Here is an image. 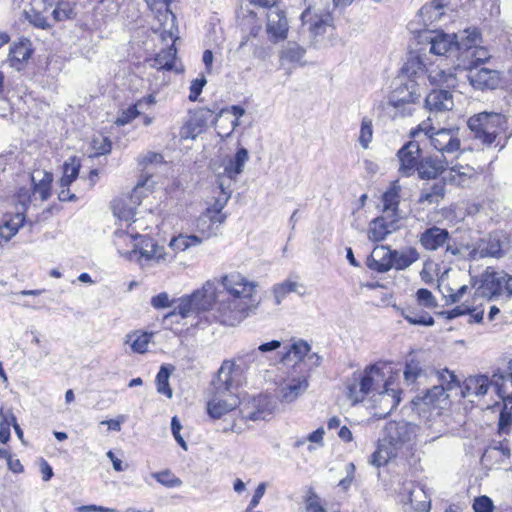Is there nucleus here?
<instances>
[{
  "instance_id": "dca6fc26",
  "label": "nucleus",
  "mask_w": 512,
  "mask_h": 512,
  "mask_svg": "<svg viewBox=\"0 0 512 512\" xmlns=\"http://www.w3.org/2000/svg\"><path fill=\"white\" fill-rule=\"evenodd\" d=\"M144 186L145 182L138 183L129 196L115 199L112 202V210L114 216L125 222L133 220L136 214V208L138 205H140L141 199L143 197L142 192Z\"/></svg>"
},
{
  "instance_id": "c85d7f7f",
  "label": "nucleus",
  "mask_w": 512,
  "mask_h": 512,
  "mask_svg": "<svg viewBox=\"0 0 512 512\" xmlns=\"http://www.w3.org/2000/svg\"><path fill=\"white\" fill-rule=\"evenodd\" d=\"M424 67V75L427 74V78L432 85L445 86L447 89L454 88L457 85V76L455 71L458 70L456 67L443 69L439 66Z\"/></svg>"
},
{
  "instance_id": "e433bc0d",
  "label": "nucleus",
  "mask_w": 512,
  "mask_h": 512,
  "mask_svg": "<svg viewBox=\"0 0 512 512\" xmlns=\"http://www.w3.org/2000/svg\"><path fill=\"white\" fill-rule=\"evenodd\" d=\"M437 418L430 420V423H426L422 428L421 432L416 436L421 443L433 442L445 433V427L443 421L440 418V413H436Z\"/></svg>"
},
{
  "instance_id": "4be33fe9",
  "label": "nucleus",
  "mask_w": 512,
  "mask_h": 512,
  "mask_svg": "<svg viewBox=\"0 0 512 512\" xmlns=\"http://www.w3.org/2000/svg\"><path fill=\"white\" fill-rule=\"evenodd\" d=\"M470 84L479 90L495 89L500 83V73L494 69H470L467 74Z\"/></svg>"
},
{
  "instance_id": "2eb2a0df",
  "label": "nucleus",
  "mask_w": 512,
  "mask_h": 512,
  "mask_svg": "<svg viewBox=\"0 0 512 512\" xmlns=\"http://www.w3.org/2000/svg\"><path fill=\"white\" fill-rule=\"evenodd\" d=\"M275 405L271 397L259 395L247 402H241L239 413L245 420H266L274 411Z\"/></svg>"
},
{
  "instance_id": "79ce46f5",
  "label": "nucleus",
  "mask_w": 512,
  "mask_h": 512,
  "mask_svg": "<svg viewBox=\"0 0 512 512\" xmlns=\"http://www.w3.org/2000/svg\"><path fill=\"white\" fill-rule=\"evenodd\" d=\"M300 288L304 289V285L290 279L275 284L272 288L275 304L280 305L286 296L292 292L303 294V292L299 291Z\"/></svg>"
},
{
  "instance_id": "4c0bfd02",
  "label": "nucleus",
  "mask_w": 512,
  "mask_h": 512,
  "mask_svg": "<svg viewBox=\"0 0 512 512\" xmlns=\"http://www.w3.org/2000/svg\"><path fill=\"white\" fill-rule=\"evenodd\" d=\"M492 387L503 401H512V372L508 374L494 373Z\"/></svg>"
},
{
  "instance_id": "bb28decb",
  "label": "nucleus",
  "mask_w": 512,
  "mask_h": 512,
  "mask_svg": "<svg viewBox=\"0 0 512 512\" xmlns=\"http://www.w3.org/2000/svg\"><path fill=\"white\" fill-rule=\"evenodd\" d=\"M366 265L378 273L388 272L393 268L392 250L384 245L376 246L368 256Z\"/></svg>"
},
{
  "instance_id": "5fc2aeb1",
  "label": "nucleus",
  "mask_w": 512,
  "mask_h": 512,
  "mask_svg": "<svg viewBox=\"0 0 512 512\" xmlns=\"http://www.w3.org/2000/svg\"><path fill=\"white\" fill-rule=\"evenodd\" d=\"M416 299L420 306L427 309H434L438 306L437 300L431 291L421 288L416 292Z\"/></svg>"
},
{
  "instance_id": "37998d69",
  "label": "nucleus",
  "mask_w": 512,
  "mask_h": 512,
  "mask_svg": "<svg viewBox=\"0 0 512 512\" xmlns=\"http://www.w3.org/2000/svg\"><path fill=\"white\" fill-rule=\"evenodd\" d=\"M305 55V49L295 42H288L280 53V61L291 64L303 65L302 59Z\"/></svg>"
},
{
  "instance_id": "13d9d810",
  "label": "nucleus",
  "mask_w": 512,
  "mask_h": 512,
  "mask_svg": "<svg viewBox=\"0 0 512 512\" xmlns=\"http://www.w3.org/2000/svg\"><path fill=\"white\" fill-rule=\"evenodd\" d=\"M140 115L137 109V104L129 106L127 109L120 112L115 120L117 126H124L130 123L133 119Z\"/></svg>"
},
{
  "instance_id": "09e8293b",
  "label": "nucleus",
  "mask_w": 512,
  "mask_h": 512,
  "mask_svg": "<svg viewBox=\"0 0 512 512\" xmlns=\"http://www.w3.org/2000/svg\"><path fill=\"white\" fill-rule=\"evenodd\" d=\"M404 318L412 325L432 326L434 325L433 317L427 312L407 309L403 311Z\"/></svg>"
},
{
  "instance_id": "a878e982",
  "label": "nucleus",
  "mask_w": 512,
  "mask_h": 512,
  "mask_svg": "<svg viewBox=\"0 0 512 512\" xmlns=\"http://www.w3.org/2000/svg\"><path fill=\"white\" fill-rule=\"evenodd\" d=\"M448 390L443 385H434L431 389L427 390L424 396L418 397L416 404H422L427 409H446L449 404Z\"/></svg>"
},
{
  "instance_id": "a211bd4d",
  "label": "nucleus",
  "mask_w": 512,
  "mask_h": 512,
  "mask_svg": "<svg viewBox=\"0 0 512 512\" xmlns=\"http://www.w3.org/2000/svg\"><path fill=\"white\" fill-rule=\"evenodd\" d=\"M430 52L437 56H451L460 53L461 40L456 34H447L442 31H435L429 37Z\"/></svg>"
},
{
  "instance_id": "8fccbe9b",
  "label": "nucleus",
  "mask_w": 512,
  "mask_h": 512,
  "mask_svg": "<svg viewBox=\"0 0 512 512\" xmlns=\"http://www.w3.org/2000/svg\"><path fill=\"white\" fill-rule=\"evenodd\" d=\"M170 371L167 367L162 366L156 376L157 391L160 394L171 398L173 395L172 389L169 386Z\"/></svg>"
},
{
  "instance_id": "58836bf2",
  "label": "nucleus",
  "mask_w": 512,
  "mask_h": 512,
  "mask_svg": "<svg viewBox=\"0 0 512 512\" xmlns=\"http://www.w3.org/2000/svg\"><path fill=\"white\" fill-rule=\"evenodd\" d=\"M178 35V32L176 33ZM178 39V36H175V39L168 38L166 41H162L166 43L171 41V45L166 49H162L154 59V66L158 69H166L172 70L174 68L175 60H176V48L174 47L175 41ZM161 40H163L161 38Z\"/></svg>"
},
{
  "instance_id": "5701e85b",
  "label": "nucleus",
  "mask_w": 512,
  "mask_h": 512,
  "mask_svg": "<svg viewBox=\"0 0 512 512\" xmlns=\"http://www.w3.org/2000/svg\"><path fill=\"white\" fill-rule=\"evenodd\" d=\"M399 217L392 218L387 215H382L373 219L369 223L367 236L372 242L383 241L389 234L397 229L396 222Z\"/></svg>"
},
{
  "instance_id": "72a5a7b5",
  "label": "nucleus",
  "mask_w": 512,
  "mask_h": 512,
  "mask_svg": "<svg viewBox=\"0 0 512 512\" xmlns=\"http://www.w3.org/2000/svg\"><path fill=\"white\" fill-rule=\"evenodd\" d=\"M24 221L25 216L20 212L3 218L2 221H0V245L2 242L11 240L23 226Z\"/></svg>"
},
{
  "instance_id": "0e129e2a",
  "label": "nucleus",
  "mask_w": 512,
  "mask_h": 512,
  "mask_svg": "<svg viewBox=\"0 0 512 512\" xmlns=\"http://www.w3.org/2000/svg\"><path fill=\"white\" fill-rule=\"evenodd\" d=\"M212 111L207 108L200 109L191 117V125L197 126L203 130L206 126L208 119L211 117Z\"/></svg>"
},
{
  "instance_id": "412c9836",
  "label": "nucleus",
  "mask_w": 512,
  "mask_h": 512,
  "mask_svg": "<svg viewBox=\"0 0 512 512\" xmlns=\"http://www.w3.org/2000/svg\"><path fill=\"white\" fill-rule=\"evenodd\" d=\"M420 151L419 144L416 142H409L398 151L399 172L402 176L408 177L417 171Z\"/></svg>"
},
{
  "instance_id": "6e6552de",
  "label": "nucleus",
  "mask_w": 512,
  "mask_h": 512,
  "mask_svg": "<svg viewBox=\"0 0 512 512\" xmlns=\"http://www.w3.org/2000/svg\"><path fill=\"white\" fill-rule=\"evenodd\" d=\"M219 295L212 309V318L222 325L236 326L256 309V304H245L223 292H219Z\"/></svg>"
},
{
  "instance_id": "473e14b6",
  "label": "nucleus",
  "mask_w": 512,
  "mask_h": 512,
  "mask_svg": "<svg viewBox=\"0 0 512 512\" xmlns=\"http://www.w3.org/2000/svg\"><path fill=\"white\" fill-rule=\"evenodd\" d=\"M33 50L31 42L27 38H22L18 42H15L9 51V62L12 67L20 70L22 64L27 61L32 54Z\"/></svg>"
},
{
  "instance_id": "2f4dec72",
  "label": "nucleus",
  "mask_w": 512,
  "mask_h": 512,
  "mask_svg": "<svg viewBox=\"0 0 512 512\" xmlns=\"http://www.w3.org/2000/svg\"><path fill=\"white\" fill-rule=\"evenodd\" d=\"M492 387V377L487 375L469 376L463 383L461 393L463 397L484 396L488 389Z\"/></svg>"
},
{
  "instance_id": "393cba45",
  "label": "nucleus",
  "mask_w": 512,
  "mask_h": 512,
  "mask_svg": "<svg viewBox=\"0 0 512 512\" xmlns=\"http://www.w3.org/2000/svg\"><path fill=\"white\" fill-rule=\"evenodd\" d=\"M309 386L305 375L287 378L279 390V397L282 402L292 403L305 393Z\"/></svg>"
},
{
  "instance_id": "9b49d317",
  "label": "nucleus",
  "mask_w": 512,
  "mask_h": 512,
  "mask_svg": "<svg viewBox=\"0 0 512 512\" xmlns=\"http://www.w3.org/2000/svg\"><path fill=\"white\" fill-rule=\"evenodd\" d=\"M30 179L31 188L21 187L17 194L19 203L24 207L32 203L33 200L39 199L44 202L51 196L52 173L36 169L31 173Z\"/></svg>"
},
{
  "instance_id": "ea45409f",
  "label": "nucleus",
  "mask_w": 512,
  "mask_h": 512,
  "mask_svg": "<svg viewBox=\"0 0 512 512\" xmlns=\"http://www.w3.org/2000/svg\"><path fill=\"white\" fill-rule=\"evenodd\" d=\"M249 159V153L246 148H240L236 154L224 167V173L229 179H235L244 170V166Z\"/></svg>"
},
{
  "instance_id": "e2e57ef3",
  "label": "nucleus",
  "mask_w": 512,
  "mask_h": 512,
  "mask_svg": "<svg viewBox=\"0 0 512 512\" xmlns=\"http://www.w3.org/2000/svg\"><path fill=\"white\" fill-rule=\"evenodd\" d=\"M0 417H1V422H0V441L2 443H5L9 440L10 438V425H11V421H10V418H9V413H5L3 408L0 409Z\"/></svg>"
},
{
  "instance_id": "de8ad7c7",
  "label": "nucleus",
  "mask_w": 512,
  "mask_h": 512,
  "mask_svg": "<svg viewBox=\"0 0 512 512\" xmlns=\"http://www.w3.org/2000/svg\"><path fill=\"white\" fill-rule=\"evenodd\" d=\"M80 169V163L76 158H71L63 165V176L60 180L61 187H69L77 178Z\"/></svg>"
},
{
  "instance_id": "6e6d98bb",
  "label": "nucleus",
  "mask_w": 512,
  "mask_h": 512,
  "mask_svg": "<svg viewBox=\"0 0 512 512\" xmlns=\"http://www.w3.org/2000/svg\"><path fill=\"white\" fill-rule=\"evenodd\" d=\"M512 427V413L505 406L500 412L498 421V432L500 435H507L510 433Z\"/></svg>"
},
{
  "instance_id": "bf43d9fd",
  "label": "nucleus",
  "mask_w": 512,
  "mask_h": 512,
  "mask_svg": "<svg viewBox=\"0 0 512 512\" xmlns=\"http://www.w3.org/2000/svg\"><path fill=\"white\" fill-rule=\"evenodd\" d=\"M92 146L97 155H105L110 153L112 144L108 137L98 135L92 139Z\"/></svg>"
},
{
  "instance_id": "f03ea898",
  "label": "nucleus",
  "mask_w": 512,
  "mask_h": 512,
  "mask_svg": "<svg viewBox=\"0 0 512 512\" xmlns=\"http://www.w3.org/2000/svg\"><path fill=\"white\" fill-rule=\"evenodd\" d=\"M353 0H304L305 10L301 14L302 32L311 45L326 46L333 36L332 12L337 5H348Z\"/></svg>"
},
{
  "instance_id": "a19ab883",
  "label": "nucleus",
  "mask_w": 512,
  "mask_h": 512,
  "mask_svg": "<svg viewBox=\"0 0 512 512\" xmlns=\"http://www.w3.org/2000/svg\"><path fill=\"white\" fill-rule=\"evenodd\" d=\"M393 268L404 270L419 259V253L413 247L404 250H392Z\"/></svg>"
},
{
  "instance_id": "f3484780",
  "label": "nucleus",
  "mask_w": 512,
  "mask_h": 512,
  "mask_svg": "<svg viewBox=\"0 0 512 512\" xmlns=\"http://www.w3.org/2000/svg\"><path fill=\"white\" fill-rule=\"evenodd\" d=\"M473 286L479 283L477 291L483 297L492 298L503 292L505 282V272L496 271L492 267H487L477 281L471 278Z\"/></svg>"
},
{
  "instance_id": "4d7b16f0",
  "label": "nucleus",
  "mask_w": 512,
  "mask_h": 512,
  "mask_svg": "<svg viewBox=\"0 0 512 512\" xmlns=\"http://www.w3.org/2000/svg\"><path fill=\"white\" fill-rule=\"evenodd\" d=\"M26 16L28 21L35 27L41 29H49L51 27V24L48 22L47 18L40 11L31 9L30 11L26 12Z\"/></svg>"
},
{
  "instance_id": "864d4df0",
  "label": "nucleus",
  "mask_w": 512,
  "mask_h": 512,
  "mask_svg": "<svg viewBox=\"0 0 512 512\" xmlns=\"http://www.w3.org/2000/svg\"><path fill=\"white\" fill-rule=\"evenodd\" d=\"M373 137L372 121L367 117H364L361 122V128L359 133L358 141L360 145L367 149Z\"/></svg>"
},
{
  "instance_id": "f704fd0d",
  "label": "nucleus",
  "mask_w": 512,
  "mask_h": 512,
  "mask_svg": "<svg viewBox=\"0 0 512 512\" xmlns=\"http://www.w3.org/2000/svg\"><path fill=\"white\" fill-rule=\"evenodd\" d=\"M471 253L475 260L484 257L500 258L502 256L500 241L491 237L487 240L482 239L476 246H473Z\"/></svg>"
},
{
  "instance_id": "338daca9",
  "label": "nucleus",
  "mask_w": 512,
  "mask_h": 512,
  "mask_svg": "<svg viewBox=\"0 0 512 512\" xmlns=\"http://www.w3.org/2000/svg\"><path fill=\"white\" fill-rule=\"evenodd\" d=\"M422 374V370L418 363L410 362L406 364L404 378L408 384H412Z\"/></svg>"
},
{
  "instance_id": "a18cd8bd",
  "label": "nucleus",
  "mask_w": 512,
  "mask_h": 512,
  "mask_svg": "<svg viewBox=\"0 0 512 512\" xmlns=\"http://www.w3.org/2000/svg\"><path fill=\"white\" fill-rule=\"evenodd\" d=\"M152 334L133 332L126 336L125 343L129 344L133 352L144 353L147 351Z\"/></svg>"
},
{
  "instance_id": "6ab92c4d",
  "label": "nucleus",
  "mask_w": 512,
  "mask_h": 512,
  "mask_svg": "<svg viewBox=\"0 0 512 512\" xmlns=\"http://www.w3.org/2000/svg\"><path fill=\"white\" fill-rule=\"evenodd\" d=\"M460 275L457 273L452 278L443 275L439 280L438 288L447 304L459 302L469 290L467 284L458 281Z\"/></svg>"
},
{
  "instance_id": "ddd939ff",
  "label": "nucleus",
  "mask_w": 512,
  "mask_h": 512,
  "mask_svg": "<svg viewBox=\"0 0 512 512\" xmlns=\"http://www.w3.org/2000/svg\"><path fill=\"white\" fill-rule=\"evenodd\" d=\"M503 116L498 113H479L468 120V127L485 145H491L499 134L500 126L503 123Z\"/></svg>"
},
{
  "instance_id": "680f3d73",
  "label": "nucleus",
  "mask_w": 512,
  "mask_h": 512,
  "mask_svg": "<svg viewBox=\"0 0 512 512\" xmlns=\"http://www.w3.org/2000/svg\"><path fill=\"white\" fill-rule=\"evenodd\" d=\"M306 509L308 512H327V509L322 504L320 497L312 491L306 499Z\"/></svg>"
},
{
  "instance_id": "7ed1b4c3",
  "label": "nucleus",
  "mask_w": 512,
  "mask_h": 512,
  "mask_svg": "<svg viewBox=\"0 0 512 512\" xmlns=\"http://www.w3.org/2000/svg\"><path fill=\"white\" fill-rule=\"evenodd\" d=\"M115 245L121 256L130 261H136L142 268H149L154 264L171 262L170 256L164 246L158 245L152 238L131 234L128 232H115Z\"/></svg>"
},
{
  "instance_id": "49530a36",
  "label": "nucleus",
  "mask_w": 512,
  "mask_h": 512,
  "mask_svg": "<svg viewBox=\"0 0 512 512\" xmlns=\"http://www.w3.org/2000/svg\"><path fill=\"white\" fill-rule=\"evenodd\" d=\"M310 349L311 347L306 341L298 340L290 345L289 349L282 355L281 360L283 362L290 361L293 355L296 361H301L310 352Z\"/></svg>"
},
{
  "instance_id": "f8f14e48",
  "label": "nucleus",
  "mask_w": 512,
  "mask_h": 512,
  "mask_svg": "<svg viewBox=\"0 0 512 512\" xmlns=\"http://www.w3.org/2000/svg\"><path fill=\"white\" fill-rule=\"evenodd\" d=\"M219 282L223 287V293L234 299L240 300L245 304H256L255 295L258 284L248 280L245 276L238 272L224 275Z\"/></svg>"
},
{
  "instance_id": "0eeeda50",
  "label": "nucleus",
  "mask_w": 512,
  "mask_h": 512,
  "mask_svg": "<svg viewBox=\"0 0 512 512\" xmlns=\"http://www.w3.org/2000/svg\"><path fill=\"white\" fill-rule=\"evenodd\" d=\"M218 297L220 295L215 282L206 281L201 288L195 290L192 294L181 297L171 315H180L182 318H187L203 312L212 314V309L216 305Z\"/></svg>"
},
{
  "instance_id": "4468645a",
  "label": "nucleus",
  "mask_w": 512,
  "mask_h": 512,
  "mask_svg": "<svg viewBox=\"0 0 512 512\" xmlns=\"http://www.w3.org/2000/svg\"><path fill=\"white\" fill-rule=\"evenodd\" d=\"M148 7L155 12L156 23L153 25V31L158 33L163 41L168 38L175 39L178 27L176 17L169 9V0H145Z\"/></svg>"
},
{
  "instance_id": "aec40b11",
  "label": "nucleus",
  "mask_w": 512,
  "mask_h": 512,
  "mask_svg": "<svg viewBox=\"0 0 512 512\" xmlns=\"http://www.w3.org/2000/svg\"><path fill=\"white\" fill-rule=\"evenodd\" d=\"M478 178L477 170L470 165L455 164L446 169L443 180L449 184L468 187Z\"/></svg>"
},
{
  "instance_id": "c9c22d12",
  "label": "nucleus",
  "mask_w": 512,
  "mask_h": 512,
  "mask_svg": "<svg viewBox=\"0 0 512 512\" xmlns=\"http://www.w3.org/2000/svg\"><path fill=\"white\" fill-rule=\"evenodd\" d=\"M401 186L397 182H393L390 188L383 194V214L392 218L398 217L397 210L400 202Z\"/></svg>"
},
{
  "instance_id": "20e7f679",
  "label": "nucleus",
  "mask_w": 512,
  "mask_h": 512,
  "mask_svg": "<svg viewBox=\"0 0 512 512\" xmlns=\"http://www.w3.org/2000/svg\"><path fill=\"white\" fill-rule=\"evenodd\" d=\"M402 74L399 76V85L391 92L387 100V108L396 110L402 116L411 114L408 105L419 100V80L424 79V67L419 57L409 58L402 67Z\"/></svg>"
},
{
  "instance_id": "c03bdc74",
  "label": "nucleus",
  "mask_w": 512,
  "mask_h": 512,
  "mask_svg": "<svg viewBox=\"0 0 512 512\" xmlns=\"http://www.w3.org/2000/svg\"><path fill=\"white\" fill-rule=\"evenodd\" d=\"M202 243V239L196 235L179 234L170 239L169 248L173 251L184 252L191 247L198 246Z\"/></svg>"
},
{
  "instance_id": "69168bd1",
  "label": "nucleus",
  "mask_w": 512,
  "mask_h": 512,
  "mask_svg": "<svg viewBox=\"0 0 512 512\" xmlns=\"http://www.w3.org/2000/svg\"><path fill=\"white\" fill-rule=\"evenodd\" d=\"M174 300L170 299L168 293L161 292L151 298V305L155 309L169 308L174 304Z\"/></svg>"
},
{
  "instance_id": "c756f323",
  "label": "nucleus",
  "mask_w": 512,
  "mask_h": 512,
  "mask_svg": "<svg viewBox=\"0 0 512 512\" xmlns=\"http://www.w3.org/2000/svg\"><path fill=\"white\" fill-rule=\"evenodd\" d=\"M450 234L446 229L433 226L421 233L420 244L429 251H435L448 243Z\"/></svg>"
},
{
  "instance_id": "9d476101",
  "label": "nucleus",
  "mask_w": 512,
  "mask_h": 512,
  "mask_svg": "<svg viewBox=\"0 0 512 512\" xmlns=\"http://www.w3.org/2000/svg\"><path fill=\"white\" fill-rule=\"evenodd\" d=\"M424 133L431 145L442 154L453 153L460 149L461 141L458 128H436L423 122L413 135Z\"/></svg>"
},
{
  "instance_id": "3c124183",
  "label": "nucleus",
  "mask_w": 512,
  "mask_h": 512,
  "mask_svg": "<svg viewBox=\"0 0 512 512\" xmlns=\"http://www.w3.org/2000/svg\"><path fill=\"white\" fill-rule=\"evenodd\" d=\"M51 15L55 22L71 19L75 16V11L68 2L59 1L52 10Z\"/></svg>"
},
{
  "instance_id": "052dcab7",
  "label": "nucleus",
  "mask_w": 512,
  "mask_h": 512,
  "mask_svg": "<svg viewBox=\"0 0 512 512\" xmlns=\"http://www.w3.org/2000/svg\"><path fill=\"white\" fill-rule=\"evenodd\" d=\"M472 250H473V246H470V245L454 246V245L447 243V246H446V253L452 254L454 256H459L463 259H468V260H474L472 258V253L470 254V252H472Z\"/></svg>"
},
{
  "instance_id": "603ef678",
  "label": "nucleus",
  "mask_w": 512,
  "mask_h": 512,
  "mask_svg": "<svg viewBox=\"0 0 512 512\" xmlns=\"http://www.w3.org/2000/svg\"><path fill=\"white\" fill-rule=\"evenodd\" d=\"M152 477L156 479V481L167 488H175L179 487L182 484V481L176 477L170 470H164L161 472H155L152 474Z\"/></svg>"
},
{
  "instance_id": "f257e3e1",
  "label": "nucleus",
  "mask_w": 512,
  "mask_h": 512,
  "mask_svg": "<svg viewBox=\"0 0 512 512\" xmlns=\"http://www.w3.org/2000/svg\"><path fill=\"white\" fill-rule=\"evenodd\" d=\"M372 393L374 401L388 414L400 402V390L392 377L385 380V375L378 365H371L361 373L353 375V382L347 385V397L352 404L361 402Z\"/></svg>"
},
{
  "instance_id": "423d86ee",
  "label": "nucleus",
  "mask_w": 512,
  "mask_h": 512,
  "mask_svg": "<svg viewBox=\"0 0 512 512\" xmlns=\"http://www.w3.org/2000/svg\"><path fill=\"white\" fill-rule=\"evenodd\" d=\"M234 364L224 361L218 370V374L212 385L214 394L207 403V412L211 418L219 419L225 414L240 407L241 401L233 391Z\"/></svg>"
},
{
  "instance_id": "774afa93",
  "label": "nucleus",
  "mask_w": 512,
  "mask_h": 512,
  "mask_svg": "<svg viewBox=\"0 0 512 512\" xmlns=\"http://www.w3.org/2000/svg\"><path fill=\"white\" fill-rule=\"evenodd\" d=\"M473 509L475 512H492L493 502L487 496H480L474 500Z\"/></svg>"
},
{
  "instance_id": "1a4fd4ad",
  "label": "nucleus",
  "mask_w": 512,
  "mask_h": 512,
  "mask_svg": "<svg viewBox=\"0 0 512 512\" xmlns=\"http://www.w3.org/2000/svg\"><path fill=\"white\" fill-rule=\"evenodd\" d=\"M480 34L476 29L464 30L461 35V48L458 54V68L470 71L477 69L479 64L489 60L491 55L489 51L478 45Z\"/></svg>"
},
{
  "instance_id": "7c9ffc66",
  "label": "nucleus",
  "mask_w": 512,
  "mask_h": 512,
  "mask_svg": "<svg viewBox=\"0 0 512 512\" xmlns=\"http://www.w3.org/2000/svg\"><path fill=\"white\" fill-rule=\"evenodd\" d=\"M445 159L440 157L427 156L422 158L417 165V172L421 179H435L445 174Z\"/></svg>"
},
{
  "instance_id": "39448f33",
  "label": "nucleus",
  "mask_w": 512,
  "mask_h": 512,
  "mask_svg": "<svg viewBox=\"0 0 512 512\" xmlns=\"http://www.w3.org/2000/svg\"><path fill=\"white\" fill-rule=\"evenodd\" d=\"M417 426L408 422L391 421L384 427V436L379 439L375 452L371 455L370 463L376 467L385 465L397 456L398 451L416 438Z\"/></svg>"
},
{
  "instance_id": "b1692460",
  "label": "nucleus",
  "mask_w": 512,
  "mask_h": 512,
  "mask_svg": "<svg viewBox=\"0 0 512 512\" xmlns=\"http://www.w3.org/2000/svg\"><path fill=\"white\" fill-rule=\"evenodd\" d=\"M266 30L274 42L286 38L288 32V21L282 10L279 8H272L269 10L267 13Z\"/></svg>"
},
{
  "instance_id": "cd10ccee",
  "label": "nucleus",
  "mask_w": 512,
  "mask_h": 512,
  "mask_svg": "<svg viewBox=\"0 0 512 512\" xmlns=\"http://www.w3.org/2000/svg\"><path fill=\"white\" fill-rule=\"evenodd\" d=\"M425 105L430 112L450 111L454 107L453 95L449 89H433L426 96Z\"/></svg>"
}]
</instances>
